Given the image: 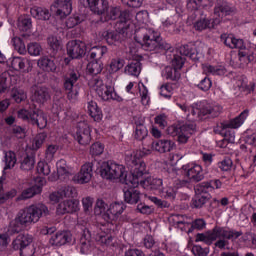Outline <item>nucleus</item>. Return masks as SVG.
Wrapping results in <instances>:
<instances>
[{"mask_svg": "<svg viewBox=\"0 0 256 256\" xmlns=\"http://www.w3.org/2000/svg\"><path fill=\"white\" fill-rule=\"evenodd\" d=\"M50 215L49 208L45 204L31 205L27 208L20 210L14 220L10 222L8 233L15 235L23 231V229L39 223L41 217Z\"/></svg>", "mask_w": 256, "mask_h": 256, "instance_id": "1", "label": "nucleus"}, {"mask_svg": "<svg viewBox=\"0 0 256 256\" xmlns=\"http://www.w3.org/2000/svg\"><path fill=\"white\" fill-rule=\"evenodd\" d=\"M241 235H243V232L241 231L215 226L212 230L204 233H198L195 241L196 243H205V245H213V242L216 241L215 247H218V249H223L229 245L227 240L235 241V239H239Z\"/></svg>", "mask_w": 256, "mask_h": 256, "instance_id": "2", "label": "nucleus"}, {"mask_svg": "<svg viewBox=\"0 0 256 256\" xmlns=\"http://www.w3.org/2000/svg\"><path fill=\"white\" fill-rule=\"evenodd\" d=\"M100 175L103 179H114L120 181L124 185L137 186V178L133 179V175L127 173L125 166L117 163H103L100 168Z\"/></svg>", "mask_w": 256, "mask_h": 256, "instance_id": "3", "label": "nucleus"}, {"mask_svg": "<svg viewBox=\"0 0 256 256\" xmlns=\"http://www.w3.org/2000/svg\"><path fill=\"white\" fill-rule=\"evenodd\" d=\"M177 107L183 111L186 117L192 115L191 121H197V119H201V117H205V115H211L212 117H218L219 113L223 111L221 106H211L206 102L194 103L191 106L187 103H177Z\"/></svg>", "mask_w": 256, "mask_h": 256, "instance_id": "4", "label": "nucleus"}, {"mask_svg": "<svg viewBox=\"0 0 256 256\" xmlns=\"http://www.w3.org/2000/svg\"><path fill=\"white\" fill-rule=\"evenodd\" d=\"M86 7H89L92 13L101 16V21H115L121 19V10L119 7L109 6L107 0H82Z\"/></svg>", "mask_w": 256, "mask_h": 256, "instance_id": "5", "label": "nucleus"}, {"mask_svg": "<svg viewBox=\"0 0 256 256\" xmlns=\"http://www.w3.org/2000/svg\"><path fill=\"white\" fill-rule=\"evenodd\" d=\"M142 33V41L140 44L142 45L145 51H157V49H164V51H169L171 49V44L163 41L161 39V33L155 31L154 29L143 28L141 30Z\"/></svg>", "mask_w": 256, "mask_h": 256, "instance_id": "6", "label": "nucleus"}, {"mask_svg": "<svg viewBox=\"0 0 256 256\" xmlns=\"http://www.w3.org/2000/svg\"><path fill=\"white\" fill-rule=\"evenodd\" d=\"M88 85L91 91H94L102 101H123L121 96L117 95L115 88L105 85L101 78H92Z\"/></svg>", "mask_w": 256, "mask_h": 256, "instance_id": "7", "label": "nucleus"}, {"mask_svg": "<svg viewBox=\"0 0 256 256\" xmlns=\"http://www.w3.org/2000/svg\"><path fill=\"white\" fill-rule=\"evenodd\" d=\"M141 151L140 150H134L132 152L126 153L125 161L129 167H134L132 173H129L133 176V179H137V186L139 187V181H141V178L143 175L147 173V166L145 165V162L141 160Z\"/></svg>", "mask_w": 256, "mask_h": 256, "instance_id": "8", "label": "nucleus"}, {"mask_svg": "<svg viewBox=\"0 0 256 256\" xmlns=\"http://www.w3.org/2000/svg\"><path fill=\"white\" fill-rule=\"evenodd\" d=\"M18 118L37 125L39 129H45L47 127V114L39 109H21L18 111Z\"/></svg>", "mask_w": 256, "mask_h": 256, "instance_id": "9", "label": "nucleus"}, {"mask_svg": "<svg viewBox=\"0 0 256 256\" xmlns=\"http://www.w3.org/2000/svg\"><path fill=\"white\" fill-rule=\"evenodd\" d=\"M197 131V125L193 122L186 123L180 127L177 126H169L167 128V134L171 135V137H178V143L185 145L187 141H189V137L193 135Z\"/></svg>", "mask_w": 256, "mask_h": 256, "instance_id": "10", "label": "nucleus"}, {"mask_svg": "<svg viewBox=\"0 0 256 256\" xmlns=\"http://www.w3.org/2000/svg\"><path fill=\"white\" fill-rule=\"evenodd\" d=\"M147 19H149V13H147V11H139L134 16V19L131 12L123 11L120 16V23L122 29H137V27L143 25Z\"/></svg>", "mask_w": 256, "mask_h": 256, "instance_id": "11", "label": "nucleus"}, {"mask_svg": "<svg viewBox=\"0 0 256 256\" xmlns=\"http://www.w3.org/2000/svg\"><path fill=\"white\" fill-rule=\"evenodd\" d=\"M185 63V58L181 56H174L172 59V66H167L162 75L168 81H179L181 79V69Z\"/></svg>", "mask_w": 256, "mask_h": 256, "instance_id": "12", "label": "nucleus"}, {"mask_svg": "<svg viewBox=\"0 0 256 256\" xmlns=\"http://www.w3.org/2000/svg\"><path fill=\"white\" fill-rule=\"evenodd\" d=\"M33 243V236L29 234H19L13 241L12 247L20 251V256H33V249L29 246Z\"/></svg>", "mask_w": 256, "mask_h": 256, "instance_id": "13", "label": "nucleus"}, {"mask_svg": "<svg viewBox=\"0 0 256 256\" xmlns=\"http://www.w3.org/2000/svg\"><path fill=\"white\" fill-rule=\"evenodd\" d=\"M235 7H233L229 2L225 0H217L214 7V15L217 17L213 19L214 25H221V21L225 19V17H229L230 15H234Z\"/></svg>", "mask_w": 256, "mask_h": 256, "instance_id": "14", "label": "nucleus"}, {"mask_svg": "<svg viewBox=\"0 0 256 256\" xmlns=\"http://www.w3.org/2000/svg\"><path fill=\"white\" fill-rule=\"evenodd\" d=\"M113 229H115V226H113L111 223L102 225L95 236L97 243L100 245H105L106 247L115 245V242H113L115 239L113 237Z\"/></svg>", "mask_w": 256, "mask_h": 256, "instance_id": "15", "label": "nucleus"}, {"mask_svg": "<svg viewBox=\"0 0 256 256\" xmlns=\"http://www.w3.org/2000/svg\"><path fill=\"white\" fill-rule=\"evenodd\" d=\"M77 81H79V74L77 72H71L69 77L65 79L64 89L69 101H77V97H79V85Z\"/></svg>", "mask_w": 256, "mask_h": 256, "instance_id": "16", "label": "nucleus"}, {"mask_svg": "<svg viewBox=\"0 0 256 256\" xmlns=\"http://www.w3.org/2000/svg\"><path fill=\"white\" fill-rule=\"evenodd\" d=\"M74 183L85 185L93 179V162H86L81 167L78 173L73 176Z\"/></svg>", "mask_w": 256, "mask_h": 256, "instance_id": "17", "label": "nucleus"}, {"mask_svg": "<svg viewBox=\"0 0 256 256\" xmlns=\"http://www.w3.org/2000/svg\"><path fill=\"white\" fill-rule=\"evenodd\" d=\"M186 177L190 179L193 183H199L205 179L203 174V167L199 164H186L182 166Z\"/></svg>", "mask_w": 256, "mask_h": 256, "instance_id": "18", "label": "nucleus"}, {"mask_svg": "<svg viewBox=\"0 0 256 256\" xmlns=\"http://www.w3.org/2000/svg\"><path fill=\"white\" fill-rule=\"evenodd\" d=\"M86 51L87 46L85 42L81 40H72L67 43V55H69L71 59H81Z\"/></svg>", "mask_w": 256, "mask_h": 256, "instance_id": "19", "label": "nucleus"}, {"mask_svg": "<svg viewBox=\"0 0 256 256\" xmlns=\"http://www.w3.org/2000/svg\"><path fill=\"white\" fill-rule=\"evenodd\" d=\"M75 139L79 145H89L91 143V127L89 123L85 121L78 123Z\"/></svg>", "mask_w": 256, "mask_h": 256, "instance_id": "20", "label": "nucleus"}, {"mask_svg": "<svg viewBox=\"0 0 256 256\" xmlns=\"http://www.w3.org/2000/svg\"><path fill=\"white\" fill-rule=\"evenodd\" d=\"M36 183L38 184L23 190V192L17 198V200L25 201L27 199H31L32 197H35V195H39V193L43 191V185H45L47 181L45 180V178H36Z\"/></svg>", "mask_w": 256, "mask_h": 256, "instance_id": "21", "label": "nucleus"}, {"mask_svg": "<svg viewBox=\"0 0 256 256\" xmlns=\"http://www.w3.org/2000/svg\"><path fill=\"white\" fill-rule=\"evenodd\" d=\"M73 197H77V190L68 186L58 192L50 194V201H52V203H59L62 199H73Z\"/></svg>", "mask_w": 256, "mask_h": 256, "instance_id": "22", "label": "nucleus"}, {"mask_svg": "<svg viewBox=\"0 0 256 256\" xmlns=\"http://www.w3.org/2000/svg\"><path fill=\"white\" fill-rule=\"evenodd\" d=\"M56 15L60 19H65L68 15H71L73 11V5L71 0H55Z\"/></svg>", "mask_w": 256, "mask_h": 256, "instance_id": "23", "label": "nucleus"}, {"mask_svg": "<svg viewBox=\"0 0 256 256\" xmlns=\"http://www.w3.org/2000/svg\"><path fill=\"white\" fill-rule=\"evenodd\" d=\"M71 241V233L69 232H57L53 234L49 239V245L51 247H63Z\"/></svg>", "mask_w": 256, "mask_h": 256, "instance_id": "24", "label": "nucleus"}, {"mask_svg": "<svg viewBox=\"0 0 256 256\" xmlns=\"http://www.w3.org/2000/svg\"><path fill=\"white\" fill-rule=\"evenodd\" d=\"M76 211H79V201L65 200L58 205L56 213L58 215H65L66 213H75Z\"/></svg>", "mask_w": 256, "mask_h": 256, "instance_id": "25", "label": "nucleus"}, {"mask_svg": "<svg viewBox=\"0 0 256 256\" xmlns=\"http://www.w3.org/2000/svg\"><path fill=\"white\" fill-rule=\"evenodd\" d=\"M125 209H127V206H125L123 202H114L110 204L107 209V221H115V219H119V216L123 215Z\"/></svg>", "mask_w": 256, "mask_h": 256, "instance_id": "26", "label": "nucleus"}, {"mask_svg": "<svg viewBox=\"0 0 256 256\" xmlns=\"http://www.w3.org/2000/svg\"><path fill=\"white\" fill-rule=\"evenodd\" d=\"M33 94H32V101L34 103H39L40 105H43L51 99V96L49 95V90L45 87L41 86H35L33 88Z\"/></svg>", "mask_w": 256, "mask_h": 256, "instance_id": "27", "label": "nucleus"}, {"mask_svg": "<svg viewBox=\"0 0 256 256\" xmlns=\"http://www.w3.org/2000/svg\"><path fill=\"white\" fill-rule=\"evenodd\" d=\"M175 148V142L173 140L162 139L152 142V151L157 153H169Z\"/></svg>", "mask_w": 256, "mask_h": 256, "instance_id": "28", "label": "nucleus"}, {"mask_svg": "<svg viewBox=\"0 0 256 256\" xmlns=\"http://www.w3.org/2000/svg\"><path fill=\"white\" fill-rule=\"evenodd\" d=\"M126 185L128 188L124 190V201L130 205H136V203H139V199H141V193L135 189L137 186H133V184Z\"/></svg>", "mask_w": 256, "mask_h": 256, "instance_id": "29", "label": "nucleus"}, {"mask_svg": "<svg viewBox=\"0 0 256 256\" xmlns=\"http://www.w3.org/2000/svg\"><path fill=\"white\" fill-rule=\"evenodd\" d=\"M139 183L141 186L144 187V189H152L155 191H159V193H161V189H163V186L165 185L161 178L148 177L143 180V176L140 178Z\"/></svg>", "mask_w": 256, "mask_h": 256, "instance_id": "30", "label": "nucleus"}, {"mask_svg": "<svg viewBox=\"0 0 256 256\" xmlns=\"http://www.w3.org/2000/svg\"><path fill=\"white\" fill-rule=\"evenodd\" d=\"M249 117V110H244L239 116L222 125V129H239Z\"/></svg>", "mask_w": 256, "mask_h": 256, "instance_id": "31", "label": "nucleus"}, {"mask_svg": "<svg viewBox=\"0 0 256 256\" xmlns=\"http://www.w3.org/2000/svg\"><path fill=\"white\" fill-rule=\"evenodd\" d=\"M101 36L109 45H119L123 41V33L117 31L104 30Z\"/></svg>", "mask_w": 256, "mask_h": 256, "instance_id": "32", "label": "nucleus"}, {"mask_svg": "<svg viewBox=\"0 0 256 256\" xmlns=\"http://www.w3.org/2000/svg\"><path fill=\"white\" fill-rule=\"evenodd\" d=\"M37 65L39 69H42V71H46L47 73H55V71H57V65H55V61L47 56L41 57L38 60Z\"/></svg>", "mask_w": 256, "mask_h": 256, "instance_id": "33", "label": "nucleus"}, {"mask_svg": "<svg viewBox=\"0 0 256 256\" xmlns=\"http://www.w3.org/2000/svg\"><path fill=\"white\" fill-rule=\"evenodd\" d=\"M177 189H179V187L173 186L171 183L164 182V186L160 189V195L161 197H164V199L173 201L177 195Z\"/></svg>", "mask_w": 256, "mask_h": 256, "instance_id": "34", "label": "nucleus"}, {"mask_svg": "<svg viewBox=\"0 0 256 256\" xmlns=\"http://www.w3.org/2000/svg\"><path fill=\"white\" fill-rule=\"evenodd\" d=\"M87 109L90 117H92L94 121H101V119H103V112H101V109L97 106V102L93 100L88 101Z\"/></svg>", "mask_w": 256, "mask_h": 256, "instance_id": "35", "label": "nucleus"}, {"mask_svg": "<svg viewBox=\"0 0 256 256\" xmlns=\"http://www.w3.org/2000/svg\"><path fill=\"white\" fill-rule=\"evenodd\" d=\"M123 67H125L124 59L113 58L107 67V71L110 75H115V73H119V71H121V69H123Z\"/></svg>", "mask_w": 256, "mask_h": 256, "instance_id": "36", "label": "nucleus"}, {"mask_svg": "<svg viewBox=\"0 0 256 256\" xmlns=\"http://www.w3.org/2000/svg\"><path fill=\"white\" fill-rule=\"evenodd\" d=\"M202 71L205 75H225L227 73L225 66H211L210 64H203Z\"/></svg>", "mask_w": 256, "mask_h": 256, "instance_id": "37", "label": "nucleus"}, {"mask_svg": "<svg viewBox=\"0 0 256 256\" xmlns=\"http://www.w3.org/2000/svg\"><path fill=\"white\" fill-rule=\"evenodd\" d=\"M31 15L40 21H49L51 18V13L47 10V8L43 7H34L30 11Z\"/></svg>", "mask_w": 256, "mask_h": 256, "instance_id": "38", "label": "nucleus"}, {"mask_svg": "<svg viewBox=\"0 0 256 256\" xmlns=\"http://www.w3.org/2000/svg\"><path fill=\"white\" fill-rule=\"evenodd\" d=\"M217 27V25L213 26V20L207 19V16H202L199 20L194 23V29L196 31H205V29H213Z\"/></svg>", "mask_w": 256, "mask_h": 256, "instance_id": "39", "label": "nucleus"}, {"mask_svg": "<svg viewBox=\"0 0 256 256\" xmlns=\"http://www.w3.org/2000/svg\"><path fill=\"white\" fill-rule=\"evenodd\" d=\"M124 72L126 73V75L139 77V75L141 74V62L133 61L128 63L124 68Z\"/></svg>", "mask_w": 256, "mask_h": 256, "instance_id": "40", "label": "nucleus"}, {"mask_svg": "<svg viewBox=\"0 0 256 256\" xmlns=\"http://www.w3.org/2000/svg\"><path fill=\"white\" fill-rule=\"evenodd\" d=\"M138 93L141 98L142 105H149L151 103V97L149 96V90L147 89V86L143 84V82L138 83Z\"/></svg>", "mask_w": 256, "mask_h": 256, "instance_id": "41", "label": "nucleus"}, {"mask_svg": "<svg viewBox=\"0 0 256 256\" xmlns=\"http://www.w3.org/2000/svg\"><path fill=\"white\" fill-rule=\"evenodd\" d=\"M107 209H109V206L107 205V203H105V201L103 200L96 201V204L94 207V213L95 215H101L103 219H105L106 221H108Z\"/></svg>", "mask_w": 256, "mask_h": 256, "instance_id": "42", "label": "nucleus"}, {"mask_svg": "<svg viewBox=\"0 0 256 256\" xmlns=\"http://www.w3.org/2000/svg\"><path fill=\"white\" fill-rule=\"evenodd\" d=\"M56 169L58 177H69V175H71V168L67 166V161L64 159H61L56 163Z\"/></svg>", "mask_w": 256, "mask_h": 256, "instance_id": "43", "label": "nucleus"}, {"mask_svg": "<svg viewBox=\"0 0 256 256\" xmlns=\"http://www.w3.org/2000/svg\"><path fill=\"white\" fill-rule=\"evenodd\" d=\"M238 57L241 65H248V63H251V61L255 59L253 53L247 48H242V50H239Z\"/></svg>", "mask_w": 256, "mask_h": 256, "instance_id": "44", "label": "nucleus"}, {"mask_svg": "<svg viewBox=\"0 0 256 256\" xmlns=\"http://www.w3.org/2000/svg\"><path fill=\"white\" fill-rule=\"evenodd\" d=\"M213 191V186L209 182H202L195 187L196 195H204L209 197V193Z\"/></svg>", "mask_w": 256, "mask_h": 256, "instance_id": "45", "label": "nucleus"}, {"mask_svg": "<svg viewBox=\"0 0 256 256\" xmlns=\"http://www.w3.org/2000/svg\"><path fill=\"white\" fill-rule=\"evenodd\" d=\"M179 51L180 55H183L184 57H189V59L192 60L197 59V50H195L194 46L184 45L180 47Z\"/></svg>", "mask_w": 256, "mask_h": 256, "instance_id": "46", "label": "nucleus"}, {"mask_svg": "<svg viewBox=\"0 0 256 256\" xmlns=\"http://www.w3.org/2000/svg\"><path fill=\"white\" fill-rule=\"evenodd\" d=\"M27 51L31 57H39L43 51V47L37 42H31L27 45Z\"/></svg>", "mask_w": 256, "mask_h": 256, "instance_id": "47", "label": "nucleus"}, {"mask_svg": "<svg viewBox=\"0 0 256 256\" xmlns=\"http://www.w3.org/2000/svg\"><path fill=\"white\" fill-rule=\"evenodd\" d=\"M108 49L107 46H96L93 47L90 51L91 59H101L103 55L107 53Z\"/></svg>", "mask_w": 256, "mask_h": 256, "instance_id": "48", "label": "nucleus"}, {"mask_svg": "<svg viewBox=\"0 0 256 256\" xmlns=\"http://www.w3.org/2000/svg\"><path fill=\"white\" fill-rule=\"evenodd\" d=\"M147 135H148L147 127H145L143 123L136 122V130L134 135L135 139H137L138 141H143V139H145Z\"/></svg>", "mask_w": 256, "mask_h": 256, "instance_id": "49", "label": "nucleus"}, {"mask_svg": "<svg viewBox=\"0 0 256 256\" xmlns=\"http://www.w3.org/2000/svg\"><path fill=\"white\" fill-rule=\"evenodd\" d=\"M32 27L31 18L29 16H21L18 19V29L20 31H29Z\"/></svg>", "mask_w": 256, "mask_h": 256, "instance_id": "50", "label": "nucleus"}, {"mask_svg": "<svg viewBox=\"0 0 256 256\" xmlns=\"http://www.w3.org/2000/svg\"><path fill=\"white\" fill-rule=\"evenodd\" d=\"M45 139H47V134L45 133H40L36 135L32 141L33 151H37L41 149V147L43 146V143H45Z\"/></svg>", "mask_w": 256, "mask_h": 256, "instance_id": "51", "label": "nucleus"}, {"mask_svg": "<svg viewBox=\"0 0 256 256\" xmlns=\"http://www.w3.org/2000/svg\"><path fill=\"white\" fill-rule=\"evenodd\" d=\"M12 45L20 55H25V53H27V48L25 47V43L21 38L19 37L12 38Z\"/></svg>", "mask_w": 256, "mask_h": 256, "instance_id": "52", "label": "nucleus"}, {"mask_svg": "<svg viewBox=\"0 0 256 256\" xmlns=\"http://www.w3.org/2000/svg\"><path fill=\"white\" fill-rule=\"evenodd\" d=\"M87 71L92 75H99L103 71V64L101 62L92 61L87 65Z\"/></svg>", "mask_w": 256, "mask_h": 256, "instance_id": "53", "label": "nucleus"}, {"mask_svg": "<svg viewBox=\"0 0 256 256\" xmlns=\"http://www.w3.org/2000/svg\"><path fill=\"white\" fill-rule=\"evenodd\" d=\"M11 96L16 103H21L22 101H25V99H27V93L19 88L12 89Z\"/></svg>", "mask_w": 256, "mask_h": 256, "instance_id": "54", "label": "nucleus"}, {"mask_svg": "<svg viewBox=\"0 0 256 256\" xmlns=\"http://www.w3.org/2000/svg\"><path fill=\"white\" fill-rule=\"evenodd\" d=\"M5 163H6V166L4 169H13V167H15V163H17L15 152H12V151L5 152Z\"/></svg>", "mask_w": 256, "mask_h": 256, "instance_id": "55", "label": "nucleus"}, {"mask_svg": "<svg viewBox=\"0 0 256 256\" xmlns=\"http://www.w3.org/2000/svg\"><path fill=\"white\" fill-rule=\"evenodd\" d=\"M104 151H105V145H103L101 142H95L90 147V154L93 157H97L99 155H103Z\"/></svg>", "mask_w": 256, "mask_h": 256, "instance_id": "56", "label": "nucleus"}, {"mask_svg": "<svg viewBox=\"0 0 256 256\" xmlns=\"http://www.w3.org/2000/svg\"><path fill=\"white\" fill-rule=\"evenodd\" d=\"M33 65H34V62L32 59L23 57L20 73H31V71H33Z\"/></svg>", "mask_w": 256, "mask_h": 256, "instance_id": "57", "label": "nucleus"}, {"mask_svg": "<svg viewBox=\"0 0 256 256\" xmlns=\"http://www.w3.org/2000/svg\"><path fill=\"white\" fill-rule=\"evenodd\" d=\"M37 173H38V175H43V176L50 175L51 174V166L44 161H40V162H38V165H37Z\"/></svg>", "mask_w": 256, "mask_h": 256, "instance_id": "58", "label": "nucleus"}, {"mask_svg": "<svg viewBox=\"0 0 256 256\" xmlns=\"http://www.w3.org/2000/svg\"><path fill=\"white\" fill-rule=\"evenodd\" d=\"M93 198L87 196L82 199V207L84 209V212L86 215H91V212L93 211Z\"/></svg>", "mask_w": 256, "mask_h": 256, "instance_id": "59", "label": "nucleus"}, {"mask_svg": "<svg viewBox=\"0 0 256 256\" xmlns=\"http://www.w3.org/2000/svg\"><path fill=\"white\" fill-rule=\"evenodd\" d=\"M48 45L52 51H59L61 49V39L57 38V36H49Z\"/></svg>", "mask_w": 256, "mask_h": 256, "instance_id": "60", "label": "nucleus"}, {"mask_svg": "<svg viewBox=\"0 0 256 256\" xmlns=\"http://www.w3.org/2000/svg\"><path fill=\"white\" fill-rule=\"evenodd\" d=\"M35 167V159L33 157L26 156L21 162V169L24 171H31Z\"/></svg>", "mask_w": 256, "mask_h": 256, "instance_id": "61", "label": "nucleus"}, {"mask_svg": "<svg viewBox=\"0 0 256 256\" xmlns=\"http://www.w3.org/2000/svg\"><path fill=\"white\" fill-rule=\"evenodd\" d=\"M160 95L165 99H171L173 95V86L171 84H164L160 87Z\"/></svg>", "mask_w": 256, "mask_h": 256, "instance_id": "62", "label": "nucleus"}, {"mask_svg": "<svg viewBox=\"0 0 256 256\" xmlns=\"http://www.w3.org/2000/svg\"><path fill=\"white\" fill-rule=\"evenodd\" d=\"M207 201H209V196L197 195L196 198L193 200L192 205L196 209H201V207H203V205H205Z\"/></svg>", "mask_w": 256, "mask_h": 256, "instance_id": "63", "label": "nucleus"}, {"mask_svg": "<svg viewBox=\"0 0 256 256\" xmlns=\"http://www.w3.org/2000/svg\"><path fill=\"white\" fill-rule=\"evenodd\" d=\"M192 253L195 256H208L209 250L208 248H203L200 245H195L192 247Z\"/></svg>", "mask_w": 256, "mask_h": 256, "instance_id": "64", "label": "nucleus"}]
</instances>
